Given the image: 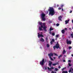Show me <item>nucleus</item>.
<instances>
[{
  "mask_svg": "<svg viewBox=\"0 0 73 73\" xmlns=\"http://www.w3.org/2000/svg\"><path fill=\"white\" fill-rule=\"evenodd\" d=\"M42 28H43V29H44V31H46V32L47 31H46V28H47V27H46L45 26V23H42V25H41V26H40V27H39V29L40 31H43V29H42Z\"/></svg>",
  "mask_w": 73,
  "mask_h": 73,
  "instance_id": "1",
  "label": "nucleus"
},
{
  "mask_svg": "<svg viewBox=\"0 0 73 73\" xmlns=\"http://www.w3.org/2000/svg\"><path fill=\"white\" fill-rule=\"evenodd\" d=\"M48 11H49V15L51 16H53L55 14V11L54 10V9L53 7H50V9L48 10Z\"/></svg>",
  "mask_w": 73,
  "mask_h": 73,
  "instance_id": "2",
  "label": "nucleus"
},
{
  "mask_svg": "<svg viewBox=\"0 0 73 73\" xmlns=\"http://www.w3.org/2000/svg\"><path fill=\"white\" fill-rule=\"evenodd\" d=\"M53 48L54 50L56 49H56H60V45L58 44V42H57V43L56 44L55 46H54L53 47Z\"/></svg>",
  "mask_w": 73,
  "mask_h": 73,
  "instance_id": "3",
  "label": "nucleus"
},
{
  "mask_svg": "<svg viewBox=\"0 0 73 73\" xmlns=\"http://www.w3.org/2000/svg\"><path fill=\"white\" fill-rule=\"evenodd\" d=\"M45 59H43L42 61H40V64L42 66H43L45 64Z\"/></svg>",
  "mask_w": 73,
  "mask_h": 73,
  "instance_id": "4",
  "label": "nucleus"
},
{
  "mask_svg": "<svg viewBox=\"0 0 73 73\" xmlns=\"http://www.w3.org/2000/svg\"><path fill=\"white\" fill-rule=\"evenodd\" d=\"M45 14L42 13L41 15V17L43 21H45Z\"/></svg>",
  "mask_w": 73,
  "mask_h": 73,
  "instance_id": "5",
  "label": "nucleus"
},
{
  "mask_svg": "<svg viewBox=\"0 0 73 73\" xmlns=\"http://www.w3.org/2000/svg\"><path fill=\"white\" fill-rule=\"evenodd\" d=\"M72 71H73V68L71 67L70 68V70L68 71L69 73H73V71H72Z\"/></svg>",
  "mask_w": 73,
  "mask_h": 73,
  "instance_id": "6",
  "label": "nucleus"
},
{
  "mask_svg": "<svg viewBox=\"0 0 73 73\" xmlns=\"http://www.w3.org/2000/svg\"><path fill=\"white\" fill-rule=\"evenodd\" d=\"M38 38H40V37H43L44 36L42 35V34H40L39 33H38Z\"/></svg>",
  "mask_w": 73,
  "mask_h": 73,
  "instance_id": "7",
  "label": "nucleus"
},
{
  "mask_svg": "<svg viewBox=\"0 0 73 73\" xmlns=\"http://www.w3.org/2000/svg\"><path fill=\"white\" fill-rule=\"evenodd\" d=\"M48 56H49V57H51V56L53 57V54L52 52H51L50 54H48Z\"/></svg>",
  "mask_w": 73,
  "mask_h": 73,
  "instance_id": "8",
  "label": "nucleus"
},
{
  "mask_svg": "<svg viewBox=\"0 0 73 73\" xmlns=\"http://www.w3.org/2000/svg\"><path fill=\"white\" fill-rule=\"evenodd\" d=\"M62 18V16H60V17H58V20H60V21H62V19H61Z\"/></svg>",
  "mask_w": 73,
  "mask_h": 73,
  "instance_id": "9",
  "label": "nucleus"
},
{
  "mask_svg": "<svg viewBox=\"0 0 73 73\" xmlns=\"http://www.w3.org/2000/svg\"><path fill=\"white\" fill-rule=\"evenodd\" d=\"M67 44H71V43H72V42H71V41L70 40L68 41V40H67Z\"/></svg>",
  "mask_w": 73,
  "mask_h": 73,
  "instance_id": "10",
  "label": "nucleus"
},
{
  "mask_svg": "<svg viewBox=\"0 0 73 73\" xmlns=\"http://www.w3.org/2000/svg\"><path fill=\"white\" fill-rule=\"evenodd\" d=\"M49 62H50L49 63L48 65L50 66H51V65L52 64V62L50 61H49Z\"/></svg>",
  "mask_w": 73,
  "mask_h": 73,
  "instance_id": "11",
  "label": "nucleus"
},
{
  "mask_svg": "<svg viewBox=\"0 0 73 73\" xmlns=\"http://www.w3.org/2000/svg\"><path fill=\"white\" fill-rule=\"evenodd\" d=\"M65 30L64 29L62 30L61 31V32L62 34H64V33H65Z\"/></svg>",
  "mask_w": 73,
  "mask_h": 73,
  "instance_id": "12",
  "label": "nucleus"
},
{
  "mask_svg": "<svg viewBox=\"0 0 73 73\" xmlns=\"http://www.w3.org/2000/svg\"><path fill=\"white\" fill-rule=\"evenodd\" d=\"M40 41L42 42H44V39L42 38H41L40 40Z\"/></svg>",
  "mask_w": 73,
  "mask_h": 73,
  "instance_id": "13",
  "label": "nucleus"
},
{
  "mask_svg": "<svg viewBox=\"0 0 73 73\" xmlns=\"http://www.w3.org/2000/svg\"><path fill=\"white\" fill-rule=\"evenodd\" d=\"M69 21V20H66L65 21L66 24H67Z\"/></svg>",
  "mask_w": 73,
  "mask_h": 73,
  "instance_id": "14",
  "label": "nucleus"
},
{
  "mask_svg": "<svg viewBox=\"0 0 73 73\" xmlns=\"http://www.w3.org/2000/svg\"><path fill=\"white\" fill-rule=\"evenodd\" d=\"M66 53V51H65V50H64L63 51L62 54H65Z\"/></svg>",
  "mask_w": 73,
  "mask_h": 73,
  "instance_id": "15",
  "label": "nucleus"
},
{
  "mask_svg": "<svg viewBox=\"0 0 73 73\" xmlns=\"http://www.w3.org/2000/svg\"><path fill=\"white\" fill-rule=\"evenodd\" d=\"M47 69H48L49 71V72H50V71H52V69L51 68H49V67H48Z\"/></svg>",
  "mask_w": 73,
  "mask_h": 73,
  "instance_id": "16",
  "label": "nucleus"
},
{
  "mask_svg": "<svg viewBox=\"0 0 73 73\" xmlns=\"http://www.w3.org/2000/svg\"><path fill=\"white\" fill-rule=\"evenodd\" d=\"M58 64V63H55V64H52V65H53V66H56V65H57Z\"/></svg>",
  "mask_w": 73,
  "mask_h": 73,
  "instance_id": "17",
  "label": "nucleus"
},
{
  "mask_svg": "<svg viewBox=\"0 0 73 73\" xmlns=\"http://www.w3.org/2000/svg\"><path fill=\"white\" fill-rule=\"evenodd\" d=\"M62 56V55L61 54L58 57V58H59V59H60V58Z\"/></svg>",
  "mask_w": 73,
  "mask_h": 73,
  "instance_id": "18",
  "label": "nucleus"
},
{
  "mask_svg": "<svg viewBox=\"0 0 73 73\" xmlns=\"http://www.w3.org/2000/svg\"><path fill=\"white\" fill-rule=\"evenodd\" d=\"M62 73H68V71H63L62 72Z\"/></svg>",
  "mask_w": 73,
  "mask_h": 73,
  "instance_id": "19",
  "label": "nucleus"
},
{
  "mask_svg": "<svg viewBox=\"0 0 73 73\" xmlns=\"http://www.w3.org/2000/svg\"><path fill=\"white\" fill-rule=\"evenodd\" d=\"M46 46L47 48H49V45L48 44H46Z\"/></svg>",
  "mask_w": 73,
  "mask_h": 73,
  "instance_id": "20",
  "label": "nucleus"
},
{
  "mask_svg": "<svg viewBox=\"0 0 73 73\" xmlns=\"http://www.w3.org/2000/svg\"><path fill=\"white\" fill-rule=\"evenodd\" d=\"M54 70L55 71H58V69H57L56 68H55Z\"/></svg>",
  "mask_w": 73,
  "mask_h": 73,
  "instance_id": "21",
  "label": "nucleus"
},
{
  "mask_svg": "<svg viewBox=\"0 0 73 73\" xmlns=\"http://www.w3.org/2000/svg\"><path fill=\"white\" fill-rule=\"evenodd\" d=\"M52 30H53V29L50 28L49 30L50 31H52Z\"/></svg>",
  "mask_w": 73,
  "mask_h": 73,
  "instance_id": "22",
  "label": "nucleus"
},
{
  "mask_svg": "<svg viewBox=\"0 0 73 73\" xmlns=\"http://www.w3.org/2000/svg\"><path fill=\"white\" fill-rule=\"evenodd\" d=\"M70 36L71 37V38H73V34L72 33L70 35Z\"/></svg>",
  "mask_w": 73,
  "mask_h": 73,
  "instance_id": "23",
  "label": "nucleus"
},
{
  "mask_svg": "<svg viewBox=\"0 0 73 73\" xmlns=\"http://www.w3.org/2000/svg\"><path fill=\"white\" fill-rule=\"evenodd\" d=\"M39 24L41 26V25H42V22H39Z\"/></svg>",
  "mask_w": 73,
  "mask_h": 73,
  "instance_id": "24",
  "label": "nucleus"
},
{
  "mask_svg": "<svg viewBox=\"0 0 73 73\" xmlns=\"http://www.w3.org/2000/svg\"><path fill=\"white\" fill-rule=\"evenodd\" d=\"M52 36H54V35H55V34L54 33H52Z\"/></svg>",
  "mask_w": 73,
  "mask_h": 73,
  "instance_id": "25",
  "label": "nucleus"
},
{
  "mask_svg": "<svg viewBox=\"0 0 73 73\" xmlns=\"http://www.w3.org/2000/svg\"><path fill=\"white\" fill-rule=\"evenodd\" d=\"M59 25H60V24L57 23L56 24V26L57 27H58V26H59Z\"/></svg>",
  "mask_w": 73,
  "mask_h": 73,
  "instance_id": "26",
  "label": "nucleus"
},
{
  "mask_svg": "<svg viewBox=\"0 0 73 73\" xmlns=\"http://www.w3.org/2000/svg\"><path fill=\"white\" fill-rule=\"evenodd\" d=\"M49 58H50V59H51V61H53V58H52V57H49Z\"/></svg>",
  "mask_w": 73,
  "mask_h": 73,
  "instance_id": "27",
  "label": "nucleus"
},
{
  "mask_svg": "<svg viewBox=\"0 0 73 73\" xmlns=\"http://www.w3.org/2000/svg\"><path fill=\"white\" fill-rule=\"evenodd\" d=\"M58 36H59V35H56V37L58 38Z\"/></svg>",
  "mask_w": 73,
  "mask_h": 73,
  "instance_id": "28",
  "label": "nucleus"
},
{
  "mask_svg": "<svg viewBox=\"0 0 73 73\" xmlns=\"http://www.w3.org/2000/svg\"><path fill=\"white\" fill-rule=\"evenodd\" d=\"M51 41H52V42H54L55 41L54 39H52V40Z\"/></svg>",
  "mask_w": 73,
  "mask_h": 73,
  "instance_id": "29",
  "label": "nucleus"
},
{
  "mask_svg": "<svg viewBox=\"0 0 73 73\" xmlns=\"http://www.w3.org/2000/svg\"><path fill=\"white\" fill-rule=\"evenodd\" d=\"M72 46H70L69 47V50L70 49H72Z\"/></svg>",
  "mask_w": 73,
  "mask_h": 73,
  "instance_id": "30",
  "label": "nucleus"
},
{
  "mask_svg": "<svg viewBox=\"0 0 73 73\" xmlns=\"http://www.w3.org/2000/svg\"><path fill=\"white\" fill-rule=\"evenodd\" d=\"M68 65L69 66H72V65L70 63H68Z\"/></svg>",
  "mask_w": 73,
  "mask_h": 73,
  "instance_id": "31",
  "label": "nucleus"
},
{
  "mask_svg": "<svg viewBox=\"0 0 73 73\" xmlns=\"http://www.w3.org/2000/svg\"><path fill=\"white\" fill-rule=\"evenodd\" d=\"M51 45H52L53 44V42L52 41H51L50 42Z\"/></svg>",
  "mask_w": 73,
  "mask_h": 73,
  "instance_id": "32",
  "label": "nucleus"
},
{
  "mask_svg": "<svg viewBox=\"0 0 73 73\" xmlns=\"http://www.w3.org/2000/svg\"><path fill=\"white\" fill-rule=\"evenodd\" d=\"M64 7V5H62L61 6V8H62Z\"/></svg>",
  "mask_w": 73,
  "mask_h": 73,
  "instance_id": "33",
  "label": "nucleus"
},
{
  "mask_svg": "<svg viewBox=\"0 0 73 73\" xmlns=\"http://www.w3.org/2000/svg\"><path fill=\"white\" fill-rule=\"evenodd\" d=\"M55 56H58V55L56 54V53L54 54Z\"/></svg>",
  "mask_w": 73,
  "mask_h": 73,
  "instance_id": "34",
  "label": "nucleus"
},
{
  "mask_svg": "<svg viewBox=\"0 0 73 73\" xmlns=\"http://www.w3.org/2000/svg\"><path fill=\"white\" fill-rule=\"evenodd\" d=\"M58 10H61V7H59L58 8Z\"/></svg>",
  "mask_w": 73,
  "mask_h": 73,
  "instance_id": "35",
  "label": "nucleus"
},
{
  "mask_svg": "<svg viewBox=\"0 0 73 73\" xmlns=\"http://www.w3.org/2000/svg\"><path fill=\"white\" fill-rule=\"evenodd\" d=\"M68 62H72V61L71 60H69Z\"/></svg>",
  "mask_w": 73,
  "mask_h": 73,
  "instance_id": "36",
  "label": "nucleus"
},
{
  "mask_svg": "<svg viewBox=\"0 0 73 73\" xmlns=\"http://www.w3.org/2000/svg\"><path fill=\"white\" fill-rule=\"evenodd\" d=\"M58 68L59 69H60V68H61V66H59L58 67Z\"/></svg>",
  "mask_w": 73,
  "mask_h": 73,
  "instance_id": "37",
  "label": "nucleus"
},
{
  "mask_svg": "<svg viewBox=\"0 0 73 73\" xmlns=\"http://www.w3.org/2000/svg\"><path fill=\"white\" fill-rule=\"evenodd\" d=\"M44 69L45 70H46L47 69V68L46 67H44Z\"/></svg>",
  "mask_w": 73,
  "mask_h": 73,
  "instance_id": "38",
  "label": "nucleus"
},
{
  "mask_svg": "<svg viewBox=\"0 0 73 73\" xmlns=\"http://www.w3.org/2000/svg\"><path fill=\"white\" fill-rule=\"evenodd\" d=\"M51 69H54V68L53 67H52L51 68Z\"/></svg>",
  "mask_w": 73,
  "mask_h": 73,
  "instance_id": "39",
  "label": "nucleus"
},
{
  "mask_svg": "<svg viewBox=\"0 0 73 73\" xmlns=\"http://www.w3.org/2000/svg\"><path fill=\"white\" fill-rule=\"evenodd\" d=\"M63 62H66V61H65V60H63Z\"/></svg>",
  "mask_w": 73,
  "mask_h": 73,
  "instance_id": "40",
  "label": "nucleus"
},
{
  "mask_svg": "<svg viewBox=\"0 0 73 73\" xmlns=\"http://www.w3.org/2000/svg\"><path fill=\"white\" fill-rule=\"evenodd\" d=\"M49 33L50 34H51V33H52V32H51V31H50L49 32Z\"/></svg>",
  "mask_w": 73,
  "mask_h": 73,
  "instance_id": "41",
  "label": "nucleus"
},
{
  "mask_svg": "<svg viewBox=\"0 0 73 73\" xmlns=\"http://www.w3.org/2000/svg\"><path fill=\"white\" fill-rule=\"evenodd\" d=\"M51 73H54V72L53 71H52Z\"/></svg>",
  "mask_w": 73,
  "mask_h": 73,
  "instance_id": "42",
  "label": "nucleus"
},
{
  "mask_svg": "<svg viewBox=\"0 0 73 73\" xmlns=\"http://www.w3.org/2000/svg\"><path fill=\"white\" fill-rule=\"evenodd\" d=\"M72 12V11H70V13H71Z\"/></svg>",
  "mask_w": 73,
  "mask_h": 73,
  "instance_id": "43",
  "label": "nucleus"
},
{
  "mask_svg": "<svg viewBox=\"0 0 73 73\" xmlns=\"http://www.w3.org/2000/svg\"><path fill=\"white\" fill-rule=\"evenodd\" d=\"M62 11H64V9H63V8H62Z\"/></svg>",
  "mask_w": 73,
  "mask_h": 73,
  "instance_id": "44",
  "label": "nucleus"
},
{
  "mask_svg": "<svg viewBox=\"0 0 73 73\" xmlns=\"http://www.w3.org/2000/svg\"><path fill=\"white\" fill-rule=\"evenodd\" d=\"M70 30H71L72 29L71 28H69Z\"/></svg>",
  "mask_w": 73,
  "mask_h": 73,
  "instance_id": "45",
  "label": "nucleus"
},
{
  "mask_svg": "<svg viewBox=\"0 0 73 73\" xmlns=\"http://www.w3.org/2000/svg\"><path fill=\"white\" fill-rule=\"evenodd\" d=\"M65 30H67V28H65Z\"/></svg>",
  "mask_w": 73,
  "mask_h": 73,
  "instance_id": "46",
  "label": "nucleus"
},
{
  "mask_svg": "<svg viewBox=\"0 0 73 73\" xmlns=\"http://www.w3.org/2000/svg\"><path fill=\"white\" fill-rule=\"evenodd\" d=\"M58 6H59V5H57L56 6V7H58Z\"/></svg>",
  "mask_w": 73,
  "mask_h": 73,
  "instance_id": "47",
  "label": "nucleus"
},
{
  "mask_svg": "<svg viewBox=\"0 0 73 73\" xmlns=\"http://www.w3.org/2000/svg\"><path fill=\"white\" fill-rule=\"evenodd\" d=\"M46 40H48V38H46Z\"/></svg>",
  "mask_w": 73,
  "mask_h": 73,
  "instance_id": "48",
  "label": "nucleus"
},
{
  "mask_svg": "<svg viewBox=\"0 0 73 73\" xmlns=\"http://www.w3.org/2000/svg\"><path fill=\"white\" fill-rule=\"evenodd\" d=\"M57 40V38H56V40Z\"/></svg>",
  "mask_w": 73,
  "mask_h": 73,
  "instance_id": "49",
  "label": "nucleus"
},
{
  "mask_svg": "<svg viewBox=\"0 0 73 73\" xmlns=\"http://www.w3.org/2000/svg\"><path fill=\"white\" fill-rule=\"evenodd\" d=\"M54 59H56V58H55V57H54Z\"/></svg>",
  "mask_w": 73,
  "mask_h": 73,
  "instance_id": "50",
  "label": "nucleus"
},
{
  "mask_svg": "<svg viewBox=\"0 0 73 73\" xmlns=\"http://www.w3.org/2000/svg\"><path fill=\"white\" fill-rule=\"evenodd\" d=\"M64 69V68H63L62 69V70H63Z\"/></svg>",
  "mask_w": 73,
  "mask_h": 73,
  "instance_id": "51",
  "label": "nucleus"
},
{
  "mask_svg": "<svg viewBox=\"0 0 73 73\" xmlns=\"http://www.w3.org/2000/svg\"><path fill=\"white\" fill-rule=\"evenodd\" d=\"M72 57H73V54H72Z\"/></svg>",
  "mask_w": 73,
  "mask_h": 73,
  "instance_id": "52",
  "label": "nucleus"
},
{
  "mask_svg": "<svg viewBox=\"0 0 73 73\" xmlns=\"http://www.w3.org/2000/svg\"><path fill=\"white\" fill-rule=\"evenodd\" d=\"M54 73H56V72H54Z\"/></svg>",
  "mask_w": 73,
  "mask_h": 73,
  "instance_id": "53",
  "label": "nucleus"
},
{
  "mask_svg": "<svg viewBox=\"0 0 73 73\" xmlns=\"http://www.w3.org/2000/svg\"><path fill=\"white\" fill-rule=\"evenodd\" d=\"M64 56H66H66H65V55H64Z\"/></svg>",
  "mask_w": 73,
  "mask_h": 73,
  "instance_id": "54",
  "label": "nucleus"
},
{
  "mask_svg": "<svg viewBox=\"0 0 73 73\" xmlns=\"http://www.w3.org/2000/svg\"><path fill=\"white\" fill-rule=\"evenodd\" d=\"M41 33H42V32H41Z\"/></svg>",
  "mask_w": 73,
  "mask_h": 73,
  "instance_id": "55",
  "label": "nucleus"
}]
</instances>
